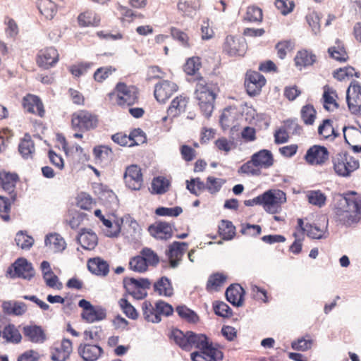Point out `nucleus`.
<instances>
[{"instance_id":"f257e3e1","label":"nucleus","mask_w":361,"mask_h":361,"mask_svg":"<svg viewBox=\"0 0 361 361\" xmlns=\"http://www.w3.org/2000/svg\"><path fill=\"white\" fill-rule=\"evenodd\" d=\"M343 200L335 207L336 222L345 227H351L361 221V194L348 191L343 194Z\"/></svg>"},{"instance_id":"f03ea898","label":"nucleus","mask_w":361,"mask_h":361,"mask_svg":"<svg viewBox=\"0 0 361 361\" xmlns=\"http://www.w3.org/2000/svg\"><path fill=\"white\" fill-rule=\"evenodd\" d=\"M195 80L196 81L195 98L203 114L206 117H209L214 107L216 87L214 83L200 75H197Z\"/></svg>"},{"instance_id":"7ed1b4c3","label":"nucleus","mask_w":361,"mask_h":361,"mask_svg":"<svg viewBox=\"0 0 361 361\" xmlns=\"http://www.w3.org/2000/svg\"><path fill=\"white\" fill-rule=\"evenodd\" d=\"M106 97L112 104L126 108L138 103L140 92L135 85L118 82L113 90L107 94Z\"/></svg>"},{"instance_id":"20e7f679","label":"nucleus","mask_w":361,"mask_h":361,"mask_svg":"<svg viewBox=\"0 0 361 361\" xmlns=\"http://www.w3.org/2000/svg\"><path fill=\"white\" fill-rule=\"evenodd\" d=\"M170 338L186 351H190L193 348L200 350L212 343L205 334H196L190 331L184 333L177 329L171 331Z\"/></svg>"},{"instance_id":"39448f33","label":"nucleus","mask_w":361,"mask_h":361,"mask_svg":"<svg viewBox=\"0 0 361 361\" xmlns=\"http://www.w3.org/2000/svg\"><path fill=\"white\" fill-rule=\"evenodd\" d=\"M98 125L99 116L92 111L80 109L71 115V126L75 131H90L97 128Z\"/></svg>"},{"instance_id":"423d86ee","label":"nucleus","mask_w":361,"mask_h":361,"mask_svg":"<svg viewBox=\"0 0 361 361\" xmlns=\"http://www.w3.org/2000/svg\"><path fill=\"white\" fill-rule=\"evenodd\" d=\"M262 207L270 214H276L286 202V194L279 189H270L262 194Z\"/></svg>"},{"instance_id":"0eeeda50","label":"nucleus","mask_w":361,"mask_h":361,"mask_svg":"<svg viewBox=\"0 0 361 361\" xmlns=\"http://www.w3.org/2000/svg\"><path fill=\"white\" fill-rule=\"evenodd\" d=\"M334 169L341 176H348L359 168V161L348 153H338L332 159Z\"/></svg>"},{"instance_id":"6e6552de","label":"nucleus","mask_w":361,"mask_h":361,"mask_svg":"<svg viewBox=\"0 0 361 361\" xmlns=\"http://www.w3.org/2000/svg\"><path fill=\"white\" fill-rule=\"evenodd\" d=\"M223 348L220 344L211 343L199 351L192 353L190 357L192 361H221L224 358Z\"/></svg>"},{"instance_id":"1a4fd4ad","label":"nucleus","mask_w":361,"mask_h":361,"mask_svg":"<svg viewBox=\"0 0 361 361\" xmlns=\"http://www.w3.org/2000/svg\"><path fill=\"white\" fill-rule=\"evenodd\" d=\"M266 83L267 80L262 74L256 71H247L245 75L244 86L248 95L255 97L259 94Z\"/></svg>"},{"instance_id":"9d476101","label":"nucleus","mask_w":361,"mask_h":361,"mask_svg":"<svg viewBox=\"0 0 361 361\" xmlns=\"http://www.w3.org/2000/svg\"><path fill=\"white\" fill-rule=\"evenodd\" d=\"M124 288L128 295L137 300H142L147 295L145 289H149L151 282L147 279H135L126 278L123 280Z\"/></svg>"},{"instance_id":"9b49d317","label":"nucleus","mask_w":361,"mask_h":361,"mask_svg":"<svg viewBox=\"0 0 361 361\" xmlns=\"http://www.w3.org/2000/svg\"><path fill=\"white\" fill-rule=\"evenodd\" d=\"M21 104L25 113L35 115L40 118L45 117V107L39 96L28 93L23 97Z\"/></svg>"},{"instance_id":"f8f14e48","label":"nucleus","mask_w":361,"mask_h":361,"mask_svg":"<svg viewBox=\"0 0 361 361\" xmlns=\"http://www.w3.org/2000/svg\"><path fill=\"white\" fill-rule=\"evenodd\" d=\"M35 60L39 68L48 70L55 66L59 62V54L53 47H45L38 51Z\"/></svg>"},{"instance_id":"ddd939ff","label":"nucleus","mask_w":361,"mask_h":361,"mask_svg":"<svg viewBox=\"0 0 361 361\" xmlns=\"http://www.w3.org/2000/svg\"><path fill=\"white\" fill-rule=\"evenodd\" d=\"M19 182L20 177L16 173L0 170V188L9 195L12 202L16 200V185Z\"/></svg>"},{"instance_id":"4468645a","label":"nucleus","mask_w":361,"mask_h":361,"mask_svg":"<svg viewBox=\"0 0 361 361\" xmlns=\"http://www.w3.org/2000/svg\"><path fill=\"white\" fill-rule=\"evenodd\" d=\"M7 273L11 278H22L30 280L35 275V271L26 259L19 258L8 269Z\"/></svg>"},{"instance_id":"2eb2a0df","label":"nucleus","mask_w":361,"mask_h":361,"mask_svg":"<svg viewBox=\"0 0 361 361\" xmlns=\"http://www.w3.org/2000/svg\"><path fill=\"white\" fill-rule=\"evenodd\" d=\"M329 152L326 147L314 145L310 147L306 152L305 160L312 166H322L328 161Z\"/></svg>"},{"instance_id":"dca6fc26","label":"nucleus","mask_w":361,"mask_h":361,"mask_svg":"<svg viewBox=\"0 0 361 361\" xmlns=\"http://www.w3.org/2000/svg\"><path fill=\"white\" fill-rule=\"evenodd\" d=\"M126 186L132 190H140L143 186V175L137 165H130L126 169L123 176Z\"/></svg>"},{"instance_id":"f3484780","label":"nucleus","mask_w":361,"mask_h":361,"mask_svg":"<svg viewBox=\"0 0 361 361\" xmlns=\"http://www.w3.org/2000/svg\"><path fill=\"white\" fill-rule=\"evenodd\" d=\"M188 247V244L185 242L174 241L169 245L166 255L169 259L170 267L176 268L179 265Z\"/></svg>"},{"instance_id":"a211bd4d","label":"nucleus","mask_w":361,"mask_h":361,"mask_svg":"<svg viewBox=\"0 0 361 361\" xmlns=\"http://www.w3.org/2000/svg\"><path fill=\"white\" fill-rule=\"evenodd\" d=\"M78 353L83 361H97L103 355L104 350L98 344L83 341L78 345Z\"/></svg>"},{"instance_id":"6ab92c4d","label":"nucleus","mask_w":361,"mask_h":361,"mask_svg":"<svg viewBox=\"0 0 361 361\" xmlns=\"http://www.w3.org/2000/svg\"><path fill=\"white\" fill-rule=\"evenodd\" d=\"M73 351V343L70 339L63 338L56 342L51 348V359L53 361H66Z\"/></svg>"},{"instance_id":"aec40b11","label":"nucleus","mask_w":361,"mask_h":361,"mask_svg":"<svg viewBox=\"0 0 361 361\" xmlns=\"http://www.w3.org/2000/svg\"><path fill=\"white\" fill-rule=\"evenodd\" d=\"M178 90V85L169 80H162L154 87V97L159 102L164 103Z\"/></svg>"},{"instance_id":"412c9836","label":"nucleus","mask_w":361,"mask_h":361,"mask_svg":"<svg viewBox=\"0 0 361 361\" xmlns=\"http://www.w3.org/2000/svg\"><path fill=\"white\" fill-rule=\"evenodd\" d=\"M223 50L231 56H243L246 50V44L238 37L228 35L223 44Z\"/></svg>"},{"instance_id":"4be33fe9","label":"nucleus","mask_w":361,"mask_h":361,"mask_svg":"<svg viewBox=\"0 0 361 361\" xmlns=\"http://www.w3.org/2000/svg\"><path fill=\"white\" fill-rule=\"evenodd\" d=\"M147 230L152 236L159 240H168L173 235L172 224L166 221H156Z\"/></svg>"},{"instance_id":"5701e85b","label":"nucleus","mask_w":361,"mask_h":361,"mask_svg":"<svg viewBox=\"0 0 361 361\" xmlns=\"http://www.w3.org/2000/svg\"><path fill=\"white\" fill-rule=\"evenodd\" d=\"M317 60V55L312 51L302 49L297 51L294 57V63L295 67L301 71L313 66Z\"/></svg>"},{"instance_id":"b1692460","label":"nucleus","mask_w":361,"mask_h":361,"mask_svg":"<svg viewBox=\"0 0 361 361\" xmlns=\"http://www.w3.org/2000/svg\"><path fill=\"white\" fill-rule=\"evenodd\" d=\"M117 11L119 15L118 20L123 26L133 23L137 20H143L145 18L143 13L121 4L118 5Z\"/></svg>"},{"instance_id":"393cba45","label":"nucleus","mask_w":361,"mask_h":361,"mask_svg":"<svg viewBox=\"0 0 361 361\" xmlns=\"http://www.w3.org/2000/svg\"><path fill=\"white\" fill-rule=\"evenodd\" d=\"M343 133L345 141L355 152H361V131L353 127L344 126Z\"/></svg>"},{"instance_id":"a878e982","label":"nucleus","mask_w":361,"mask_h":361,"mask_svg":"<svg viewBox=\"0 0 361 361\" xmlns=\"http://www.w3.org/2000/svg\"><path fill=\"white\" fill-rule=\"evenodd\" d=\"M327 52L330 58L340 63H345L348 61L349 56L343 42L336 39L335 44L328 48Z\"/></svg>"},{"instance_id":"bb28decb","label":"nucleus","mask_w":361,"mask_h":361,"mask_svg":"<svg viewBox=\"0 0 361 361\" xmlns=\"http://www.w3.org/2000/svg\"><path fill=\"white\" fill-rule=\"evenodd\" d=\"M23 333L24 336L32 343H42L46 340V334L39 326H25L23 329Z\"/></svg>"},{"instance_id":"cd10ccee","label":"nucleus","mask_w":361,"mask_h":361,"mask_svg":"<svg viewBox=\"0 0 361 361\" xmlns=\"http://www.w3.org/2000/svg\"><path fill=\"white\" fill-rule=\"evenodd\" d=\"M245 290L239 284H232L226 290L227 300L234 306H241L243 303Z\"/></svg>"},{"instance_id":"c85d7f7f","label":"nucleus","mask_w":361,"mask_h":361,"mask_svg":"<svg viewBox=\"0 0 361 361\" xmlns=\"http://www.w3.org/2000/svg\"><path fill=\"white\" fill-rule=\"evenodd\" d=\"M188 102L189 97L183 95L177 96L172 100L167 109L168 116L171 117H176L182 113H184L186 110Z\"/></svg>"},{"instance_id":"c756f323","label":"nucleus","mask_w":361,"mask_h":361,"mask_svg":"<svg viewBox=\"0 0 361 361\" xmlns=\"http://www.w3.org/2000/svg\"><path fill=\"white\" fill-rule=\"evenodd\" d=\"M37 7L47 20H52L59 10V6L52 0H37Z\"/></svg>"},{"instance_id":"7c9ffc66","label":"nucleus","mask_w":361,"mask_h":361,"mask_svg":"<svg viewBox=\"0 0 361 361\" xmlns=\"http://www.w3.org/2000/svg\"><path fill=\"white\" fill-rule=\"evenodd\" d=\"M337 99L338 95L336 90L329 85H325L322 95L324 108L329 111L337 109L338 108Z\"/></svg>"},{"instance_id":"2f4dec72","label":"nucleus","mask_w":361,"mask_h":361,"mask_svg":"<svg viewBox=\"0 0 361 361\" xmlns=\"http://www.w3.org/2000/svg\"><path fill=\"white\" fill-rule=\"evenodd\" d=\"M87 267L90 271L97 276H105L109 272V263L100 257L89 259Z\"/></svg>"},{"instance_id":"473e14b6","label":"nucleus","mask_w":361,"mask_h":361,"mask_svg":"<svg viewBox=\"0 0 361 361\" xmlns=\"http://www.w3.org/2000/svg\"><path fill=\"white\" fill-rule=\"evenodd\" d=\"M101 18L99 15L92 10H87L78 16V23L80 27H97L99 25Z\"/></svg>"},{"instance_id":"72a5a7b5","label":"nucleus","mask_w":361,"mask_h":361,"mask_svg":"<svg viewBox=\"0 0 361 361\" xmlns=\"http://www.w3.org/2000/svg\"><path fill=\"white\" fill-rule=\"evenodd\" d=\"M78 241L85 250H92L97 245L98 238L93 231L84 228L78 237Z\"/></svg>"},{"instance_id":"f704fd0d","label":"nucleus","mask_w":361,"mask_h":361,"mask_svg":"<svg viewBox=\"0 0 361 361\" xmlns=\"http://www.w3.org/2000/svg\"><path fill=\"white\" fill-rule=\"evenodd\" d=\"M154 291L159 296L171 297L173 288L171 281L166 276H162L153 285Z\"/></svg>"},{"instance_id":"c9c22d12","label":"nucleus","mask_w":361,"mask_h":361,"mask_svg":"<svg viewBox=\"0 0 361 361\" xmlns=\"http://www.w3.org/2000/svg\"><path fill=\"white\" fill-rule=\"evenodd\" d=\"M227 278L226 274L221 272L211 274L207 281V291L209 293L219 291L221 287L226 283Z\"/></svg>"},{"instance_id":"e433bc0d","label":"nucleus","mask_w":361,"mask_h":361,"mask_svg":"<svg viewBox=\"0 0 361 361\" xmlns=\"http://www.w3.org/2000/svg\"><path fill=\"white\" fill-rule=\"evenodd\" d=\"M318 134L321 139L333 140L339 136L334 127L333 121L331 119H324L318 127Z\"/></svg>"},{"instance_id":"4c0bfd02","label":"nucleus","mask_w":361,"mask_h":361,"mask_svg":"<svg viewBox=\"0 0 361 361\" xmlns=\"http://www.w3.org/2000/svg\"><path fill=\"white\" fill-rule=\"evenodd\" d=\"M258 166L262 169H268L274 164V157L271 152L267 149H261L252 155Z\"/></svg>"},{"instance_id":"58836bf2","label":"nucleus","mask_w":361,"mask_h":361,"mask_svg":"<svg viewBox=\"0 0 361 361\" xmlns=\"http://www.w3.org/2000/svg\"><path fill=\"white\" fill-rule=\"evenodd\" d=\"M218 233L224 240H231L235 236V226L228 220L222 219L218 225Z\"/></svg>"},{"instance_id":"ea45409f","label":"nucleus","mask_w":361,"mask_h":361,"mask_svg":"<svg viewBox=\"0 0 361 361\" xmlns=\"http://www.w3.org/2000/svg\"><path fill=\"white\" fill-rule=\"evenodd\" d=\"M142 311L146 321L152 323H159L161 322V317L157 314L156 304L154 306L151 302L145 300L142 304Z\"/></svg>"},{"instance_id":"a19ab883","label":"nucleus","mask_w":361,"mask_h":361,"mask_svg":"<svg viewBox=\"0 0 361 361\" xmlns=\"http://www.w3.org/2000/svg\"><path fill=\"white\" fill-rule=\"evenodd\" d=\"M8 343H19L22 340V336L18 329L14 324H9L6 325L2 331H0V335Z\"/></svg>"},{"instance_id":"79ce46f5","label":"nucleus","mask_w":361,"mask_h":361,"mask_svg":"<svg viewBox=\"0 0 361 361\" xmlns=\"http://www.w3.org/2000/svg\"><path fill=\"white\" fill-rule=\"evenodd\" d=\"M45 245L54 252H61L66 246L64 239L57 233L47 235L45 238Z\"/></svg>"},{"instance_id":"37998d69","label":"nucleus","mask_w":361,"mask_h":361,"mask_svg":"<svg viewBox=\"0 0 361 361\" xmlns=\"http://www.w3.org/2000/svg\"><path fill=\"white\" fill-rule=\"evenodd\" d=\"M35 149V144L30 135L25 134L24 137L20 140V142L19 143V152L24 158L28 159L32 157Z\"/></svg>"},{"instance_id":"c03bdc74","label":"nucleus","mask_w":361,"mask_h":361,"mask_svg":"<svg viewBox=\"0 0 361 361\" xmlns=\"http://www.w3.org/2000/svg\"><path fill=\"white\" fill-rule=\"evenodd\" d=\"M238 173L240 175H246L250 176H258L261 175L262 171L258 166L255 160L251 157V159L244 163L238 169Z\"/></svg>"},{"instance_id":"a18cd8bd","label":"nucleus","mask_w":361,"mask_h":361,"mask_svg":"<svg viewBox=\"0 0 361 361\" xmlns=\"http://www.w3.org/2000/svg\"><path fill=\"white\" fill-rule=\"evenodd\" d=\"M305 229L308 237L313 239H321L326 237L327 226H321L317 224H306Z\"/></svg>"},{"instance_id":"49530a36","label":"nucleus","mask_w":361,"mask_h":361,"mask_svg":"<svg viewBox=\"0 0 361 361\" xmlns=\"http://www.w3.org/2000/svg\"><path fill=\"white\" fill-rule=\"evenodd\" d=\"M94 215L98 217L106 226V235L109 237L116 236L120 232V227L117 224H114L110 220L105 219L100 209L94 211Z\"/></svg>"},{"instance_id":"de8ad7c7","label":"nucleus","mask_w":361,"mask_h":361,"mask_svg":"<svg viewBox=\"0 0 361 361\" xmlns=\"http://www.w3.org/2000/svg\"><path fill=\"white\" fill-rule=\"evenodd\" d=\"M93 155L97 162L102 163L112 159L113 152L108 146L99 145L94 147Z\"/></svg>"},{"instance_id":"09e8293b","label":"nucleus","mask_w":361,"mask_h":361,"mask_svg":"<svg viewBox=\"0 0 361 361\" xmlns=\"http://www.w3.org/2000/svg\"><path fill=\"white\" fill-rule=\"evenodd\" d=\"M178 9L184 16H192L199 8V4L197 0H179Z\"/></svg>"},{"instance_id":"8fccbe9b","label":"nucleus","mask_w":361,"mask_h":361,"mask_svg":"<svg viewBox=\"0 0 361 361\" xmlns=\"http://www.w3.org/2000/svg\"><path fill=\"white\" fill-rule=\"evenodd\" d=\"M300 117L305 125H313L317 118V111L313 105L309 104L303 106L300 110Z\"/></svg>"},{"instance_id":"3c124183","label":"nucleus","mask_w":361,"mask_h":361,"mask_svg":"<svg viewBox=\"0 0 361 361\" xmlns=\"http://www.w3.org/2000/svg\"><path fill=\"white\" fill-rule=\"evenodd\" d=\"M116 71L117 68L113 66L99 67L94 71L93 79L97 83H102Z\"/></svg>"},{"instance_id":"603ef678","label":"nucleus","mask_w":361,"mask_h":361,"mask_svg":"<svg viewBox=\"0 0 361 361\" xmlns=\"http://www.w3.org/2000/svg\"><path fill=\"white\" fill-rule=\"evenodd\" d=\"M360 73L355 71V69L350 66H348L343 68H339L335 70L333 73L334 78L339 81L348 79L353 76L356 78H360Z\"/></svg>"},{"instance_id":"864d4df0","label":"nucleus","mask_w":361,"mask_h":361,"mask_svg":"<svg viewBox=\"0 0 361 361\" xmlns=\"http://www.w3.org/2000/svg\"><path fill=\"white\" fill-rule=\"evenodd\" d=\"M220 123L224 130L232 128L236 121V112L231 109H226L220 116Z\"/></svg>"},{"instance_id":"5fc2aeb1","label":"nucleus","mask_w":361,"mask_h":361,"mask_svg":"<svg viewBox=\"0 0 361 361\" xmlns=\"http://www.w3.org/2000/svg\"><path fill=\"white\" fill-rule=\"evenodd\" d=\"M295 48V42L293 40H283L278 42L275 46L277 56L280 59H284L288 53L292 51Z\"/></svg>"},{"instance_id":"6e6d98bb","label":"nucleus","mask_w":361,"mask_h":361,"mask_svg":"<svg viewBox=\"0 0 361 361\" xmlns=\"http://www.w3.org/2000/svg\"><path fill=\"white\" fill-rule=\"evenodd\" d=\"M214 146L219 152L224 155H228L231 150L235 148V142L225 137H221L216 140Z\"/></svg>"},{"instance_id":"4d7b16f0","label":"nucleus","mask_w":361,"mask_h":361,"mask_svg":"<svg viewBox=\"0 0 361 361\" xmlns=\"http://www.w3.org/2000/svg\"><path fill=\"white\" fill-rule=\"evenodd\" d=\"M81 315L82 319L88 323L101 321L106 317V313L102 310H96L94 307L87 310H82Z\"/></svg>"},{"instance_id":"13d9d810","label":"nucleus","mask_w":361,"mask_h":361,"mask_svg":"<svg viewBox=\"0 0 361 361\" xmlns=\"http://www.w3.org/2000/svg\"><path fill=\"white\" fill-rule=\"evenodd\" d=\"M118 303L119 307L127 317L134 320L138 318V312L126 298H121Z\"/></svg>"},{"instance_id":"bf43d9fd","label":"nucleus","mask_w":361,"mask_h":361,"mask_svg":"<svg viewBox=\"0 0 361 361\" xmlns=\"http://www.w3.org/2000/svg\"><path fill=\"white\" fill-rule=\"evenodd\" d=\"M169 181L161 176L154 178L152 183V192L155 194H164L169 190Z\"/></svg>"},{"instance_id":"052dcab7","label":"nucleus","mask_w":361,"mask_h":361,"mask_svg":"<svg viewBox=\"0 0 361 361\" xmlns=\"http://www.w3.org/2000/svg\"><path fill=\"white\" fill-rule=\"evenodd\" d=\"M186 188L190 193L198 196L200 192L207 190L206 183H204L200 178H192L186 180Z\"/></svg>"},{"instance_id":"680f3d73","label":"nucleus","mask_w":361,"mask_h":361,"mask_svg":"<svg viewBox=\"0 0 361 361\" xmlns=\"http://www.w3.org/2000/svg\"><path fill=\"white\" fill-rule=\"evenodd\" d=\"M308 202L319 207L326 204V196L320 190H310L307 194Z\"/></svg>"},{"instance_id":"e2e57ef3","label":"nucleus","mask_w":361,"mask_h":361,"mask_svg":"<svg viewBox=\"0 0 361 361\" xmlns=\"http://www.w3.org/2000/svg\"><path fill=\"white\" fill-rule=\"evenodd\" d=\"M202 66L200 57L189 58L183 66L184 72L188 75H195Z\"/></svg>"},{"instance_id":"0e129e2a","label":"nucleus","mask_w":361,"mask_h":361,"mask_svg":"<svg viewBox=\"0 0 361 361\" xmlns=\"http://www.w3.org/2000/svg\"><path fill=\"white\" fill-rule=\"evenodd\" d=\"M170 33L173 39L178 41L184 47L188 48L190 47V37L186 32L177 27H171Z\"/></svg>"},{"instance_id":"69168bd1","label":"nucleus","mask_w":361,"mask_h":361,"mask_svg":"<svg viewBox=\"0 0 361 361\" xmlns=\"http://www.w3.org/2000/svg\"><path fill=\"white\" fill-rule=\"evenodd\" d=\"M176 310L180 317L188 322L195 323L199 320L197 314L185 305H179L176 307Z\"/></svg>"},{"instance_id":"338daca9","label":"nucleus","mask_w":361,"mask_h":361,"mask_svg":"<svg viewBox=\"0 0 361 361\" xmlns=\"http://www.w3.org/2000/svg\"><path fill=\"white\" fill-rule=\"evenodd\" d=\"M129 268L133 271L138 273L145 272L148 267L142 255H137L132 257L129 262Z\"/></svg>"},{"instance_id":"774afa93","label":"nucleus","mask_w":361,"mask_h":361,"mask_svg":"<svg viewBox=\"0 0 361 361\" xmlns=\"http://www.w3.org/2000/svg\"><path fill=\"white\" fill-rule=\"evenodd\" d=\"M94 202L90 195L82 192L76 197V204L78 207L84 210H90Z\"/></svg>"}]
</instances>
